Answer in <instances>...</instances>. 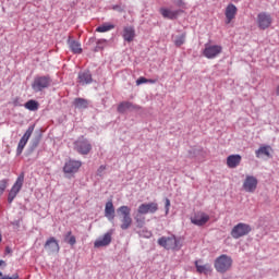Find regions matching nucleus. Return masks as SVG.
<instances>
[{"mask_svg":"<svg viewBox=\"0 0 279 279\" xmlns=\"http://www.w3.org/2000/svg\"><path fill=\"white\" fill-rule=\"evenodd\" d=\"M23 182H25V174H20L13 184L11 191L9 192L8 202L9 204H12L14 202V198L19 193L21 192V189H23Z\"/></svg>","mask_w":279,"mask_h":279,"instance_id":"obj_6","label":"nucleus"},{"mask_svg":"<svg viewBox=\"0 0 279 279\" xmlns=\"http://www.w3.org/2000/svg\"><path fill=\"white\" fill-rule=\"evenodd\" d=\"M191 221L194 226H206L210 221V216L205 213H197L191 218Z\"/></svg>","mask_w":279,"mask_h":279,"instance_id":"obj_16","label":"nucleus"},{"mask_svg":"<svg viewBox=\"0 0 279 279\" xmlns=\"http://www.w3.org/2000/svg\"><path fill=\"white\" fill-rule=\"evenodd\" d=\"M46 252L48 254H58L60 252V244L58 243V240L56 238L51 236L49 238L45 245H44Z\"/></svg>","mask_w":279,"mask_h":279,"instance_id":"obj_13","label":"nucleus"},{"mask_svg":"<svg viewBox=\"0 0 279 279\" xmlns=\"http://www.w3.org/2000/svg\"><path fill=\"white\" fill-rule=\"evenodd\" d=\"M256 23L259 29H269V27H271V23H274V19H271V14L267 12H260L257 15Z\"/></svg>","mask_w":279,"mask_h":279,"instance_id":"obj_8","label":"nucleus"},{"mask_svg":"<svg viewBox=\"0 0 279 279\" xmlns=\"http://www.w3.org/2000/svg\"><path fill=\"white\" fill-rule=\"evenodd\" d=\"M12 104H13V106H15V107L21 106V98H19V97L14 98L13 101H12Z\"/></svg>","mask_w":279,"mask_h":279,"instance_id":"obj_37","label":"nucleus"},{"mask_svg":"<svg viewBox=\"0 0 279 279\" xmlns=\"http://www.w3.org/2000/svg\"><path fill=\"white\" fill-rule=\"evenodd\" d=\"M104 171H106V166H100V167L98 168V170H97V173H98L99 175H102V174H104Z\"/></svg>","mask_w":279,"mask_h":279,"instance_id":"obj_38","label":"nucleus"},{"mask_svg":"<svg viewBox=\"0 0 279 279\" xmlns=\"http://www.w3.org/2000/svg\"><path fill=\"white\" fill-rule=\"evenodd\" d=\"M80 167H82V161L70 160L65 162L63 171L64 173H77V171H80Z\"/></svg>","mask_w":279,"mask_h":279,"instance_id":"obj_17","label":"nucleus"},{"mask_svg":"<svg viewBox=\"0 0 279 279\" xmlns=\"http://www.w3.org/2000/svg\"><path fill=\"white\" fill-rule=\"evenodd\" d=\"M143 215L145 214H141L137 211V214L134 217L137 228H143L145 226V216Z\"/></svg>","mask_w":279,"mask_h":279,"instance_id":"obj_29","label":"nucleus"},{"mask_svg":"<svg viewBox=\"0 0 279 279\" xmlns=\"http://www.w3.org/2000/svg\"><path fill=\"white\" fill-rule=\"evenodd\" d=\"M68 44L73 53H82V44L80 41L69 39Z\"/></svg>","mask_w":279,"mask_h":279,"instance_id":"obj_25","label":"nucleus"},{"mask_svg":"<svg viewBox=\"0 0 279 279\" xmlns=\"http://www.w3.org/2000/svg\"><path fill=\"white\" fill-rule=\"evenodd\" d=\"M178 5L180 7L184 5V2L182 0H179Z\"/></svg>","mask_w":279,"mask_h":279,"instance_id":"obj_40","label":"nucleus"},{"mask_svg":"<svg viewBox=\"0 0 279 279\" xmlns=\"http://www.w3.org/2000/svg\"><path fill=\"white\" fill-rule=\"evenodd\" d=\"M92 149L93 145H90V142L84 136L78 137L74 142V150L77 151V154H81L82 156H88Z\"/></svg>","mask_w":279,"mask_h":279,"instance_id":"obj_3","label":"nucleus"},{"mask_svg":"<svg viewBox=\"0 0 279 279\" xmlns=\"http://www.w3.org/2000/svg\"><path fill=\"white\" fill-rule=\"evenodd\" d=\"M122 38L125 43H133L134 38H136V31L134 29V26H125L123 28Z\"/></svg>","mask_w":279,"mask_h":279,"instance_id":"obj_18","label":"nucleus"},{"mask_svg":"<svg viewBox=\"0 0 279 279\" xmlns=\"http://www.w3.org/2000/svg\"><path fill=\"white\" fill-rule=\"evenodd\" d=\"M114 204L112 201H108L105 205V217L108 218L109 221H114Z\"/></svg>","mask_w":279,"mask_h":279,"instance_id":"obj_23","label":"nucleus"},{"mask_svg":"<svg viewBox=\"0 0 279 279\" xmlns=\"http://www.w3.org/2000/svg\"><path fill=\"white\" fill-rule=\"evenodd\" d=\"M78 84L83 86L86 84H93V74L89 71H83L78 73Z\"/></svg>","mask_w":279,"mask_h":279,"instance_id":"obj_22","label":"nucleus"},{"mask_svg":"<svg viewBox=\"0 0 279 279\" xmlns=\"http://www.w3.org/2000/svg\"><path fill=\"white\" fill-rule=\"evenodd\" d=\"M199 263H202V260L195 262L196 271L198 274H208L209 271H213V268L209 266V264L199 265Z\"/></svg>","mask_w":279,"mask_h":279,"instance_id":"obj_27","label":"nucleus"},{"mask_svg":"<svg viewBox=\"0 0 279 279\" xmlns=\"http://www.w3.org/2000/svg\"><path fill=\"white\" fill-rule=\"evenodd\" d=\"M32 134H34V125H31L26 132L24 133V135L22 136V138L19 142L17 145V149H16V155L21 156V154H23V149H25V145H27V141H29V138L32 137Z\"/></svg>","mask_w":279,"mask_h":279,"instance_id":"obj_11","label":"nucleus"},{"mask_svg":"<svg viewBox=\"0 0 279 279\" xmlns=\"http://www.w3.org/2000/svg\"><path fill=\"white\" fill-rule=\"evenodd\" d=\"M117 213L120 217L121 230H129V228H132V208L123 205L117 209Z\"/></svg>","mask_w":279,"mask_h":279,"instance_id":"obj_1","label":"nucleus"},{"mask_svg":"<svg viewBox=\"0 0 279 279\" xmlns=\"http://www.w3.org/2000/svg\"><path fill=\"white\" fill-rule=\"evenodd\" d=\"M104 45H106V39H99L97 41V46L95 48V51H101V49H104Z\"/></svg>","mask_w":279,"mask_h":279,"instance_id":"obj_34","label":"nucleus"},{"mask_svg":"<svg viewBox=\"0 0 279 279\" xmlns=\"http://www.w3.org/2000/svg\"><path fill=\"white\" fill-rule=\"evenodd\" d=\"M147 82H149V80L142 76L136 81V85L141 86V84H147Z\"/></svg>","mask_w":279,"mask_h":279,"instance_id":"obj_36","label":"nucleus"},{"mask_svg":"<svg viewBox=\"0 0 279 279\" xmlns=\"http://www.w3.org/2000/svg\"><path fill=\"white\" fill-rule=\"evenodd\" d=\"M3 241V235H1V232H0V243Z\"/></svg>","mask_w":279,"mask_h":279,"instance_id":"obj_43","label":"nucleus"},{"mask_svg":"<svg viewBox=\"0 0 279 279\" xmlns=\"http://www.w3.org/2000/svg\"><path fill=\"white\" fill-rule=\"evenodd\" d=\"M24 108H26V110H31L32 112L38 110V101L36 100H28L25 105Z\"/></svg>","mask_w":279,"mask_h":279,"instance_id":"obj_30","label":"nucleus"},{"mask_svg":"<svg viewBox=\"0 0 279 279\" xmlns=\"http://www.w3.org/2000/svg\"><path fill=\"white\" fill-rule=\"evenodd\" d=\"M165 208L166 215H169V208H171V201L169 198H166Z\"/></svg>","mask_w":279,"mask_h":279,"instance_id":"obj_35","label":"nucleus"},{"mask_svg":"<svg viewBox=\"0 0 279 279\" xmlns=\"http://www.w3.org/2000/svg\"><path fill=\"white\" fill-rule=\"evenodd\" d=\"M271 151H274V148L269 145L260 146L256 151V158H260L262 156H266L267 158H271Z\"/></svg>","mask_w":279,"mask_h":279,"instance_id":"obj_24","label":"nucleus"},{"mask_svg":"<svg viewBox=\"0 0 279 279\" xmlns=\"http://www.w3.org/2000/svg\"><path fill=\"white\" fill-rule=\"evenodd\" d=\"M146 236H151V232H146Z\"/></svg>","mask_w":279,"mask_h":279,"instance_id":"obj_42","label":"nucleus"},{"mask_svg":"<svg viewBox=\"0 0 279 279\" xmlns=\"http://www.w3.org/2000/svg\"><path fill=\"white\" fill-rule=\"evenodd\" d=\"M148 83L149 84H156V81L155 80H148Z\"/></svg>","mask_w":279,"mask_h":279,"instance_id":"obj_41","label":"nucleus"},{"mask_svg":"<svg viewBox=\"0 0 279 279\" xmlns=\"http://www.w3.org/2000/svg\"><path fill=\"white\" fill-rule=\"evenodd\" d=\"M222 51L223 48L219 45L206 44L205 49L203 50V56L208 60H214V58H217V56H219Z\"/></svg>","mask_w":279,"mask_h":279,"instance_id":"obj_7","label":"nucleus"},{"mask_svg":"<svg viewBox=\"0 0 279 279\" xmlns=\"http://www.w3.org/2000/svg\"><path fill=\"white\" fill-rule=\"evenodd\" d=\"M49 86H51V77L49 76H36L32 84V88L35 93H40V90H45V88H49Z\"/></svg>","mask_w":279,"mask_h":279,"instance_id":"obj_5","label":"nucleus"},{"mask_svg":"<svg viewBox=\"0 0 279 279\" xmlns=\"http://www.w3.org/2000/svg\"><path fill=\"white\" fill-rule=\"evenodd\" d=\"M73 106L78 110H86V108H88V100L84 98H75L73 101Z\"/></svg>","mask_w":279,"mask_h":279,"instance_id":"obj_26","label":"nucleus"},{"mask_svg":"<svg viewBox=\"0 0 279 279\" xmlns=\"http://www.w3.org/2000/svg\"><path fill=\"white\" fill-rule=\"evenodd\" d=\"M126 110H141V106L130 101H122L118 105V112H120V114H123Z\"/></svg>","mask_w":279,"mask_h":279,"instance_id":"obj_20","label":"nucleus"},{"mask_svg":"<svg viewBox=\"0 0 279 279\" xmlns=\"http://www.w3.org/2000/svg\"><path fill=\"white\" fill-rule=\"evenodd\" d=\"M239 12V9H236V5L230 3L227 5L225 15H226V24L230 25L234 19H236V13Z\"/></svg>","mask_w":279,"mask_h":279,"instance_id":"obj_15","label":"nucleus"},{"mask_svg":"<svg viewBox=\"0 0 279 279\" xmlns=\"http://www.w3.org/2000/svg\"><path fill=\"white\" fill-rule=\"evenodd\" d=\"M185 38H186V35H181V36L177 37V39L174 40V45L177 47H182V45L184 44Z\"/></svg>","mask_w":279,"mask_h":279,"instance_id":"obj_32","label":"nucleus"},{"mask_svg":"<svg viewBox=\"0 0 279 279\" xmlns=\"http://www.w3.org/2000/svg\"><path fill=\"white\" fill-rule=\"evenodd\" d=\"M5 189H8V179H3L0 181V195H3Z\"/></svg>","mask_w":279,"mask_h":279,"instance_id":"obj_33","label":"nucleus"},{"mask_svg":"<svg viewBox=\"0 0 279 279\" xmlns=\"http://www.w3.org/2000/svg\"><path fill=\"white\" fill-rule=\"evenodd\" d=\"M158 244L161 247H165V250H175L178 247V240L174 238V235L171 236H162L158 240Z\"/></svg>","mask_w":279,"mask_h":279,"instance_id":"obj_12","label":"nucleus"},{"mask_svg":"<svg viewBox=\"0 0 279 279\" xmlns=\"http://www.w3.org/2000/svg\"><path fill=\"white\" fill-rule=\"evenodd\" d=\"M137 213H140V215H156V213H158V203H143L138 206Z\"/></svg>","mask_w":279,"mask_h":279,"instance_id":"obj_9","label":"nucleus"},{"mask_svg":"<svg viewBox=\"0 0 279 279\" xmlns=\"http://www.w3.org/2000/svg\"><path fill=\"white\" fill-rule=\"evenodd\" d=\"M7 252H10V248L7 247Z\"/></svg>","mask_w":279,"mask_h":279,"instance_id":"obj_47","label":"nucleus"},{"mask_svg":"<svg viewBox=\"0 0 279 279\" xmlns=\"http://www.w3.org/2000/svg\"><path fill=\"white\" fill-rule=\"evenodd\" d=\"M1 279H19V274L13 275L12 277H10V276H4V277H2Z\"/></svg>","mask_w":279,"mask_h":279,"instance_id":"obj_39","label":"nucleus"},{"mask_svg":"<svg viewBox=\"0 0 279 279\" xmlns=\"http://www.w3.org/2000/svg\"><path fill=\"white\" fill-rule=\"evenodd\" d=\"M0 278H3V272L2 271H0Z\"/></svg>","mask_w":279,"mask_h":279,"instance_id":"obj_44","label":"nucleus"},{"mask_svg":"<svg viewBox=\"0 0 279 279\" xmlns=\"http://www.w3.org/2000/svg\"><path fill=\"white\" fill-rule=\"evenodd\" d=\"M242 186L246 193H255L256 189H258V179L254 175H246Z\"/></svg>","mask_w":279,"mask_h":279,"instance_id":"obj_10","label":"nucleus"},{"mask_svg":"<svg viewBox=\"0 0 279 279\" xmlns=\"http://www.w3.org/2000/svg\"><path fill=\"white\" fill-rule=\"evenodd\" d=\"M71 234H72V232L69 231V232L66 233V235H65V239H69V240H68V243H69L70 245H75V244L77 243V240L75 239V235H71Z\"/></svg>","mask_w":279,"mask_h":279,"instance_id":"obj_31","label":"nucleus"},{"mask_svg":"<svg viewBox=\"0 0 279 279\" xmlns=\"http://www.w3.org/2000/svg\"><path fill=\"white\" fill-rule=\"evenodd\" d=\"M250 232H252V226L240 222L232 228L231 236L232 239H241L242 236H247Z\"/></svg>","mask_w":279,"mask_h":279,"instance_id":"obj_4","label":"nucleus"},{"mask_svg":"<svg viewBox=\"0 0 279 279\" xmlns=\"http://www.w3.org/2000/svg\"><path fill=\"white\" fill-rule=\"evenodd\" d=\"M159 12L163 19H169L170 21H173V20L178 19L181 11L180 10L173 11L171 9L161 8L159 10Z\"/></svg>","mask_w":279,"mask_h":279,"instance_id":"obj_19","label":"nucleus"},{"mask_svg":"<svg viewBox=\"0 0 279 279\" xmlns=\"http://www.w3.org/2000/svg\"><path fill=\"white\" fill-rule=\"evenodd\" d=\"M214 267L218 274H226L232 269V257L222 254L216 258Z\"/></svg>","mask_w":279,"mask_h":279,"instance_id":"obj_2","label":"nucleus"},{"mask_svg":"<svg viewBox=\"0 0 279 279\" xmlns=\"http://www.w3.org/2000/svg\"><path fill=\"white\" fill-rule=\"evenodd\" d=\"M3 265V260H0V267Z\"/></svg>","mask_w":279,"mask_h":279,"instance_id":"obj_45","label":"nucleus"},{"mask_svg":"<svg viewBox=\"0 0 279 279\" xmlns=\"http://www.w3.org/2000/svg\"><path fill=\"white\" fill-rule=\"evenodd\" d=\"M112 243V231L105 233L94 242V247H108Z\"/></svg>","mask_w":279,"mask_h":279,"instance_id":"obj_14","label":"nucleus"},{"mask_svg":"<svg viewBox=\"0 0 279 279\" xmlns=\"http://www.w3.org/2000/svg\"><path fill=\"white\" fill-rule=\"evenodd\" d=\"M110 29H114V24L105 23L96 28V32L99 34H104L106 32H110Z\"/></svg>","mask_w":279,"mask_h":279,"instance_id":"obj_28","label":"nucleus"},{"mask_svg":"<svg viewBox=\"0 0 279 279\" xmlns=\"http://www.w3.org/2000/svg\"><path fill=\"white\" fill-rule=\"evenodd\" d=\"M241 160H243L241 155H230L227 157V167H229V169H236V167L241 165Z\"/></svg>","mask_w":279,"mask_h":279,"instance_id":"obj_21","label":"nucleus"},{"mask_svg":"<svg viewBox=\"0 0 279 279\" xmlns=\"http://www.w3.org/2000/svg\"><path fill=\"white\" fill-rule=\"evenodd\" d=\"M7 252H10V248L7 247Z\"/></svg>","mask_w":279,"mask_h":279,"instance_id":"obj_46","label":"nucleus"}]
</instances>
